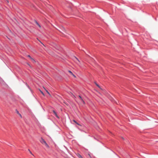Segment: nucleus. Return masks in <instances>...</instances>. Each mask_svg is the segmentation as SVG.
<instances>
[{
	"label": "nucleus",
	"instance_id": "f257e3e1",
	"mask_svg": "<svg viewBox=\"0 0 158 158\" xmlns=\"http://www.w3.org/2000/svg\"><path fill=\"white\" fill-rule=\"evenodd\" d=\"M40 142L43 144L45 145L47 147L49 148V146L47 144L46 142L44 140V139L42 138L40 139Z\"/></svg>",
	"mask_w": 158,
	"mask_h": 158
},
{
	"label": "nucleus",
	"instance_id": "f03ea898",
	"mask_svg": "<svg viewBox=\"0 0 158 158\" xmlns=\"http://www.w3.org/2000/svg\"><path fill=\"white\" fill-rule=\"evenodd\" d=\"M53 113H54L55 116L56 117H57V118H59V117L57 115L55 111L53 110Z\"/></svg>",
	"mask_w": 158,
	"mask_h": 158
},
{
	"label": "nucleus",
	"instance_id": "7ed1b4c3",
	"mask_svg": "<svg viewBox=\"0 0 158 158\" xmlns=\"http://www.w3.org/2000/svg\"><path fill=\"white\" fill-rule=\"evenodd\" d=\"M35 22L37 25H38L40 27V26L36 21H35Z\"/></svg>",
	"mask_w": 158,
	"mask_h": 158
},
{
	"label": "nucleus",
	"instance_id": "20e7f679",
	"mask_svg": "<svg viewBox=\"0 0 158 158\" xmlns=\"http://www.w3.org/2000/svg\"><path fill=\"white\" fill-rule=\"evenodd\" d=\"M79 98L80 99H81V100L82 101V102H84V101H83V99H82L81 97V96L80 95H79Z\"/></svg>",
	"mask_w": 158,
	"mask_h": 158
},
{
	"label": "nucleus",
	"instance_id": "39448f33",
	"mask_svg": "<svg viewBox=\"0 0 158 158\" xmlns=\"http://www.w3.org/2000/svg\"><path fill=\"white\" fill-rule=\"evenodd\" d=\"M31 59L32 60V61H33L34 62H35V60L33 58H32L31 57Z\"/></svg>",
	"mask_w": 158,
	"mask_h": 158
},
{
	"label": "nucleus",
	"instance_id": "423d86ee",
	"mask_svg": "<svg viewBox=\"0 0 158 158\" xmlns=\"http://www.w3.org/2000/svg\"><path fill=\"white\" fill-rule=\"evenodd\" d=\"M78 157L79 158H83L82 156L80 154L78 155Z\"/></svg>",
	"mask_w": 158,
	"mask_h": 158
},
{
	"label": "nucleus",
	"instance_id": "0eeeda50",
	"mask_svg": "<svg viewBox=\"0 0 158 158\" xmlns=\"http://www.w3.org/2000/svg\"><path fill=\"white\" fill-rule=\"evenodd\" d=\"M95 83L96 85H97L98 87H99V88H100V86H99L98 84H97V83Z\"/></svg>",
	"mask_w": 158,
	"mask_h": 158
},
{
	"label": "nucleus",
	"instance_id": "6e6552de",
	"mask_svg": "<svg viewBox=\"0 0 158 158\" xmlns=\"http://www.w3.org/2000/svg\"><path fill=\"white\" fill-rule=\"evenodd\" d=\"M26 86H27V87L28 88V89H30V87L27 84V83H26Z\"/></svg>",
	"mask_w": 158,
	"mask_h": 158
},
{
	"label": "nucleus",
	"instance_id": "1a4fd4ad",
	"mask_svg": "<svg viewBox=\"0 0 158 158\" xmlns=\"http://www.w3.org/2000/svg\"><path fill=\"white\" fill-rule=\"evenodd\" d=\"M69 73H70L72 75H73V73H72V72L71 71H70V70H69Z\"/></svg>",
	"mask_w": 158,
	"mask_h": 158
},
{
	"label": "nucleus",
	"instance_id": "9d476101",
	"mask_svg": "<svg viewBox=\"0 0 158 158\" xmlns=\"http://www.w3.org/2000/svg\"><path fill=\"white\" fill-rule=\"evenodd\" d=\"M73 121H74V122L75 123H76V124H78V125H79V124L78 123H77V122L76 121H75V120H73Z\"/></svg>",
	"mask_w": 158,
	"mask_h": 158
},
{
	"label": "nucleus",
	"instance_id": "9b49d317",
	"mask_svg": "<svg viewBox=\"0 0 158 158\" xmlns=\"http://www.w3.org/2000/svg\"><path fill=\"white\" fill-rule=\"evenodd\" d=\"M40 90V92H41V94H42L44 95V93H43V92L41 90Z\"/></svg>",
	"mask_w": 158,
	"mask_h": 158
},
{
	"label": "nucleus",
	"instance_id": "f8f14e48",
	"mask_svg": "<svg viewBox=\"0 0 158 158\" xmlns=\"http://www.w3.org/2000/svg\"><path fill=\"white\" fill-rule=\"evenodd\" d=\"M30 153L32 155H33V156H34V155L31 152V151H30Z\"/></svg>",
	"mask_w": 158,
	"mask_h": 158
},
{
	"label": "nucleus",
	"instance_id": "ddd939ff",
	"mask_svg": "<svg viewBox=\"0 0 158 158\" xmlns=\"http://www.w3.org/2000/svg\"><path fill=\"white\" fill-rule=\"evenodd\" d=\"M16 112H17V113L19 114V112L17 110H16Z\"/></svg>",
	"mask_w": 158,
	"mask_h": 158
},
{
	"label": "nucleus",
	"instance_id": "4468645a",
	"mask_svg": "<svg viewBox=\"0 0 158 158\" xmlns=\"http://www.w3.org/2000/svg\"><path fill=\"white\" fill-rule=\"evenodd\" d=\"M46 92L49 94H50L49 93V92L47 90H46Z\"/></svg>",
	"mask_w": 158,
	"mask_h": 158
},
{
	"label": "nucleus",
	"instance_id": "2eb2a0df",
	"mask_svg": "<svg viewBox=\"0 0 158 158\" xmlns=\"http://www.w3.org/2000/svg\"><path fill=\"white\" fill-rule=\"evenodd\" d=\"M19 116H20V117H21V118L22 117V116L21 115L20 113H19Z\"/></svg>",
	"mask_w": 158,
	"mask_h": 158
},
{
	"label": "nucleus",
	"instance_id": "dca6fc26",
	"mask_svg": "<svg viewBox=\"0 0 158 158\" xmlns=\"http://www.w3.org/2000/svg\"><path fill=\"white\" fill-rule=\"evenodd\" d=\"M28 56V57H29V58H31V56L29 55H28V56Z\"/></svg>",
	"mask_w": 158,
	"mask_h": 158
},
{
	"label": "nucleus",
	"instance_id": "f3484780",
	"mask_svg": "<svg viewBox=\"0 0 158 158\" xmlns=\"http://www.w3.org/2000/svg\"><path fill=\"white\" fill-rule=\"evenodd\" d=\"M73 77H76V76H75V75H74L73 74V75H72Z\"/></svg>",
	"mask_w": 158,
	"mask_h": 158
},
{
	"label": "nucleus",
	"instance_id": "a211bd4d",
	"mask_svg": "<svg viewBox=\"0 0 158 158\" xmlns=\"http://www.w3.org/2000/svg\"><path fill=\"white\" fill-rule=\"evenodd\" d=\"M28 151H29V152H30V151L29 149H28Z\"/></svg>",
	"mask_w": 158,
	"mask_h": 158
},
{
	"label": "nucleus",
	"instance_id": "6ab92c4d",
	"mask_svg": "<svg viewBox=\"0 0 158 158\" xmlns=\"http://www.w3.org/2000/svg\"><path fill=\"white\" fill-rule=\"evenodd\" d=\"M94 139H95V137H94Z\"/></svg>",
	"mask_w": 158,
	"mask_h": 158
}]
</instances>
